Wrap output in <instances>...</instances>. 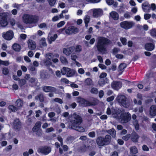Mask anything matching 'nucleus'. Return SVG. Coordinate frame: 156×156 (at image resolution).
Segmentation results:
<instances>
[{"label":"nucleus","instance_id":"e2e57ef3","mask_svg":"<svg viewBox=\"0 0 156 156\" xmlns=\"http://www.w3.org/2000/svg\"><path fill=\"white\" fill-rule=\"evenodd\" d=\"M61 81L62 83H68L69 81L66 78H63L61 80Z\"/></svg>","mask_w":156,"mask_h":156},{"label":"nucleus","instance_id":"c9c22d12","mask_svg":"<svg viewBox=\"0 0 156 156\" xmlns=\"http://www.w3.org/2000/svg\"><path fill=\"white\" fill-rule=\"evenodd\" d=\"M60 60L61 62L63 64L66 65L68 63V61L66 58L64 56H61L60 57Z\"/></svg>","mask_w":156,"mask_h":156},{"label":"nucleus","instance_id":"49530a36","mask_svg":"<svg viewBox=\"0 0 156 156\" xmlns=\"http://www.w3.org/2000/svg\"><path fill=\"white\" fill-rule=\"evenodd\" d=\"M105 84V81L103 79H100L98 81V84L101 86H103Z\"/></svg>","mask_w":156,"mask_h":156},{"label":"nucleus","instance_id":"603ef678","mask_svg":"<svg viewBox=\"0 0 156 156\" xmlns=\"http://www.w3.org/2000/svg\"><path fill=\"white\" fill-rule=\"evenodd\" d=\"M125 7V6L124 5H122L120 6V8L119 10V12H123L124 11Z\"/></svg>","mask_w":156,"mask_h":156},{"label":"nucleus","instance_id":"0eeeda50","mask_svg":"<svg viewBox=\"0 0 156 156\" xmlns=\"http://www.w3.org/2000/svg\"><path fill=\"white\" fill-rule=\"evenodd\" d=\"M78 31V29L73 26H70L67 29H65V33L68 35L76 34Z\"/></svg>","mask_w":156,"mask_h":156},{"label":"nucleus","instance_id":"a19ab883","mask_svg":"<svg viewBox=\"0 0 156 156\" xmlns=\"http://www.w3.org/2000/svg\"><path fill=\"white\" fill-rule=\"evenodd\" d=\"M69 68L64 67L61 70L62 73L63 75H65L67 74L68 70Z\"/></svg>","mask_w":156,"mask_h":156},{"label":"nucleus","instance_id":"4c0bfd02","mask_svg":"<svg viewBox=\"0 0 156 156\" xmlns=\"http://www.w3.org/2000/svg\"><path fill=\"white\" fill-rule=\"evenodd\" d=\"M150 34L153 37H156V30L155 29H152L150 30Z\"/></svg>","mask_w":156,"mask_h":156},{"label":"nucleus","instance_id":"13d9d810","mask_svg":"<svg viewBox=\"0 0 156 156\" xmlns=\"http://www.w3.org/2000/svg\"><path fill=\"white\" fill-rule=\"evenodd\" d=\"M130 137V135L129 134H126L122 137V139L125 140H127Z\"/></svg>","mask_w":156,"mask_h":156},{"label":"nucleus","instance_id":"6ab92c4d","mask_svg":"<svg viewBox=\"0 0 156 156\" xmlns=\"http://www.w3.org/2000/svg\"><path fill=\"white\" fill-rule=\"evenodd\" d=\"M74 47H70L67 48H64L63 49V53L67 55H69L74 51Z\"/></svg>","mask_w":156,"mask_h":156},{"label":"nucleus","instance_id":"58836bf2","mask_svg":"<svg viewBox=\"0 0 156 156\" xmlns=\"http://www.w3.org/2000/svg\"><path fill=\"white\" fill-rule=\"evenodd\" d=\"M39 99L40 102H42L44 101V97L43 95L42 94H41L38 96L37 97H36L35 98L36 99Z\"/></svg>","mask_w":156,"mask_h":156},{"label":"nucleus","instance_id":"864d4df0","mask_svg":"<svg viewBox=\"0 0 156 156\" xmlns=\"http://www.w3.org/2000/svg\"><path fill=\"white\" fill-rule=\"evenodd\" d=\"M0 63L1 64L5 66H7L9 64V63L8 61H0Z\"/></svg>","mask_w":156,"mask_h":156},{"label":"nucleus","instance_id":"3c124183","mask_svg":"<svg viewBox=\"0 0 156 156\" xmlns=\"http://www.w3.org/2000/svg\"><path fill=\"white\" fill-rule=\"evenodd\" d=\"M120 40L123 45H125L126 44L127 40L126 38L121 37L120 38Z\"/></svg>","mask_w":156,"mask_h":156},{"label":"nucleus","instance_id":"052dcab7","mask_svg":"<svg viewBox=\"0 0 156 156\" xmlns=\"http://www.w3.org/2000/svg\"><path fill=\"white\" fill-rule=\"evenodd\" d=\"M152 73L150 72H148L146 74L145 78L146 80H147L149 78L152 76Z\"/></svg>","mask_w":156,"mask_h":156},{"label":"nucleus","instance_id":"f704fd0d","mask_svg":"<svg viewBox=\"0 0 156 156\" xmlns=\"http://www.w3.org/2000/svg\"><path fill=\"white\" fill-rule=\"evenodd\" d=\"M13 48L15 51H19L20 49V46L18 44H15L13 45Z\"/></svg>","mask_w":156,"mask_h":156},{"label":"nucleus","instance_id":"f3484780","mask_svg":"<svg viewBox=\"0 0 156 156\" xmlns=\"http://www.w3.org/2000/svg\"><path fill=\"white\" fill-rule=\"evenodd\" d=\"M150 6L148 3L145 2L142 4V8L143 11L145 12H149L150 11Z\"/></svg>","mask_w":156,"mask_h":156},{"label":"nucleus","instance_id":"bb28decb","mask_svg":"<svg viewBox=\"0 0 156 156\" xmlns=\"http://www.w3.org/2000/svg\"><path fill=\"white\" fill-rule=\"evenodd\" d=\"M111 138L110 136L107 135L106 136L105 138H104V143L105 145H107L110 143Z\"/></svg>","mask_w":156,"mask_h":156},{"label":"nucleus","instance_id":"680f3d73","mask_svg":"<svg viewBox=\"0 0 156 156\" xmlns=\"http://www.w3.org/2000/svg\"><path fill=\"white\" fill-rule=\"evenodd\" d=\"M55 101L58 102L60 104H62L63 103L62 100L59 98H56L54 99Z\"/></svg>","mask_w":156,"mask_h":156},{"label":"nucleus","instance_id":"9d476101","mask_svg":"<svg viewBox=\"0 0 156 156\" xmlns=\"http://www.w3.org/2000/svg\"><path fill=\"white\" fill-rule=\"evenodd\" d=\"M93 13V16L95 17H98L103 14L102 10L101 9H93L90 10Z\"/></svg>","mask_w":156,"mask_h":156},{"label":"nucleus","instance_id":"8fccbe9b","mask_svg":"<svg viewBox=\"0 0 156 156\" xmlns=\"http://www.w3.org/2000/svg\"><path fill=\"white\" fill-rule=\"evenodd\" d=\"M65 23V22L64 21H61L58 23L57 24V27L58 28H60L62 27Z\"/></svg>","mask_w":156,"mask_h":156},{"label":"nucleus","instance_id":"ddd939ff","mask_svg":"<svg viewBox=\"0 0 156 156\" xmlns=\"http://www.w3.org/2000/svg\"><path fill=\"white\" fill-rule=\"evenodd\" d=\"M111 86L113 89L117 90L122 87V84L120 82L114 81L112 83Z\"/></svg>","mask_w":156,"mask_h":156},{"label":"nucleus","instance_id":"aec40b11","mask_svg":"<svg viewBox=\"0 0 156 156\" xmlns=\"http://www.w3.org/2000/svg\"><path fill=\"white\" fill-rule=\"evenodd\" d=\"M130 156H137L136 154L138 153L137 148L135 146H133L130 148Z\"/></svg>","mask_w":156,"mask_h":156},{"label":"nucleus","instance_id":"b1692460","mask_svg":"<svg viewBox=\"0 0 156 156\" xmlns=\"http://www.w3.org/2000/svg\"><path fill=\"white\" fill-rule=\"evenodd\" d=\"M150 114L152 116H154L156 115V106L153 105L150 108Z\"/></svg>","mask_w":156,"mask_h":156},{"label":"nucleus","instance_id":"4468645a","mask_svg":"<svg viewBox=\"0 0 156 156\" xmlns=\"http://www.w3.org/2000/svg\"><path fill=\"white\" fill-rule=\"evenodd\" d=\"M43 90L46 92H55L56 91V88L51 86H44L43 87Z\"/></svg>","mask_w":156,"mask_h":156},{"label":"nucleus","instance_id":"6e6d98bb","mask_svg":"<svg viewBox=\"0 0 156 156\" xmlns=\"http://www.w3.org/2000/svg\"><path fill=\"white\" fill-rule=\"evenodd\" d=\"M85 82L86 84L88 85L91 84L92 83V80L91 79L89 78H87L85 81Z\"/></svg>","mask_w":156,"mask_h":156},{"label":"nucleus","instance_id":"473e14b6","mask_svg":"<svg viewBox=\"0 0 156 156\" xmlns=\"http://www.w3.org/2000/svg\"><path fill=\"white\" fill-rule=\"evenodd\" d=\"M40 44L41 47L46 46L47 44L44 38H42L40 41Z\"/></svg>","mask_w":156,"mask_h":156},{"label":"nucleus","instance_id":"393cba45","mask_svg":"<svg viewBox=\"0 0 156 156\" xmlns=\"http://www.w3.org/2000/svg\"><path fill=\"white\" fill-rule=\"evenodd\" d=\"M96 142L97 144L99 146L105 145L104 138L101 137H99L97 138Z\"/></svg>","mask_w":156,"mask_h":156},{"label":"nucleus","instance_id":"9b49d317","mask_svg":"<svg viewBox=\"0 0 156 156\" xmlns=\"http://www.w3.org/2000/svg\"><path fill=\"white\" fill-rule=\"evenodd\" d=\"M51 151L50 147L47 146L41 147L39 148L37 151L39 153H41L47 155Z\"/></svg>","mask_w":156,"mask_h":156},{"label":"nucleus","instance_id":"69168bd1","mask_svg":"<svg viewBox=\"0 0 156 156\" xmlns=\"http://www.w3.org/2000/svg\"><path fill=\"white\" fill-rule=\"evenodd\" d=\"M54 129L53 127H51L50 128H48L46 130V133H49L51 132L54 131Z\"/></svg>","mask_w":156,"mask_h":156},{"label":"nucleus","instance_id":"a211bd4d","mask_svg":"<svg viewBox=\"0 0 156 156\" xmlns=\"http://www.w3.org/2000/svg\"><path fill=\"white\" fill-rule=\"evenodd\" d=\"M28 48L31 50H34L36 48L35 42L31 40H29L27 42Z\"/></svg>","mask_w":156,"mask_h":156},{"label":"nucleus","instance_id":"4be33fe9","mask_svg":"<svg viewBox=\"0 0 156 156\" xmlns=\"http://www.w3.org/2000/svg\"><path fill=\"white\" fill-rule=\"evenodd\" d=\"M110 17L115 20H117L119 19V15L116 12L112 11L110 13Z\"/></svg>","mask_w":156,"mask_h":156},{"label":"nucleus","instance_id":"a18cd8bd","mask_svg":"<svg viewBox=\"0 0 156 156\" xmlns=\"http://www.w3.org/2000/svg\"><path fill=\"white\" fill-rule=\"evenodd\" d=\"M126 67V64L124 63H122L120 64L119 67V69L120 70H122L124 69Z\"/></svg>","mask_w":156,"mask_h":156},{"label":"nucleus","instance_id":"ea45409f","mask_svg":"<svg viewBox=\"0 0 156 156\" xmlns=\"http://www.w3.org/2000/svg\"><path fill=\"white\" fill-rule=\"evenodd\" d=\"M49 5L51 6H53L56 3L57 0H47Z\"/></svg>","mask_w":156,"mask_h":156},{"label":"nucleus","instance_id":"39448f33","mask_svg":"<svg viewBox=\"0 0 156 156\" xmlns=\"http://www.w3.org/2000/svg\"><path fill=\"white\" fill-rule=\"evenodd\" d=\"M116 100L119 103L121 104L125 107L127 108L129 105V103L126 102V98L124 95H118L116 98Z\"/></svg>","mask_w":156,"mask_h":156},{"label":"nucleus","instance_id":"7ed1b4c3","mask_svg":"<svg viewBox=\"0 0 156 156\" xmlns=\"http://www.w3.org/2000/svg\"><path fill=\"white\" fill-rule=\"evenodd\" d=\"M98 42L97 47L98 50L102 54L105 53L106 51L105 45L110 44V41L108 39L103 37L98 38Z\"/></svg>","mask_w":156,"mask_h":156},{"label":"nucleus","instance_id":"0e129e2a","mask_svg":"<svg viewBox=\"0 0 156 156\" xmlns=\"http://www.w3.org/2000/svg\"><path fill=\"white\" fill-rule=\"evenodd\" d=\"M2 72L4 75H6L8 74L9 73V70L7 68H4L2 70Z\"/></svg>","mask_w":156,"mask_h":156},{"label":"nucleus","instance_id":"20e7f679","mask_svg":"<svg viewBox=\"0 0 156 156\" xmlns=\"http://www.w3.org/2000/svg\"><path fill=\"white\" fill-rule=\"evenodd\" d=\"M23 19V22L26 24L36 23L38 20L37 16L27 14L24 15Z\"/></svg>","mask_w":156,"mask_h":156},{"label":"nucleus","instance_id":"37998d69","mask_svg":"<svg viewBox=\"0 0 156 156\" xmlns=\"http://www.w3.org/2000/svg\"><path fill=\"white\" fill-rule=\"evenodd\" d=\"M133 124L135 126V128L136 130H138L139 129V126L138 123V122L136 120H135L133 122Z\"/></svg>","mask_w":156,"mask_h":156},{"label":"nucleus","instance_id":"4d7b16f0","mask_svg":"<svg viewBox=\"0 0 156 156\" xmlns=\"http://www.w3.org/2000/svg\"><path fill=\"white\" fill-rule=\"evenodd\" d=\"M131 14L130 13L128 12H126L124 14V17L127 19H129L130 17Z\"/></svg>","mask_w":156,"mask_h":156},{"label":"nucleus","instance_id":"f257e3e1","mask_svg":"<svg viewBox=\"0 0 156 156\" xmlns=\"http://www.w3.org/2000/svg\"><path fill=\"white\" fill-rule=\"evenodd\" d=\"M107 113L108 115L112 114L113 117L118 119L122 123H125L129 121L131 117V114L129 112L124 113L120 110H112L111 111L109 108L107 110Z\"/></svg>","mask_w":156,"mask_h":156},{"label":"nucleus","instance_id":"774afa93","mask_svg":"<svg viewBox=\"0 0 156 156\" xmlns=\"http://www.w3.org/2000/svg\"><path fill=\"white\" fill-rule=\"evenodd\" d=\"M151 15L149 14H146L144 15V19L145 20L149 19L151 17Z\"/></svg>","mask_w":156,"mask_h":156},{"label":"nucleus","instance_id":"dca6fc26","mask_svg":"<svg viewBox=\"0 0 156 156\" xmlns=\"http://www.w3.org/2000/svg\"><path fill=\"white\" fill-rule=\"evenodd\" d=\"M58 36L57 34H55L54 35H51V34H48V40L49 44H51L52 42L54 41L57 37Z\"/></svg>","mask_w":156,"mask_h":156},{"label":"nucleus","instance_id":"338daca9","mask_svg":"<svg viewBox=\"0 0 156 156\" xmlns=\"http://www.w3.org/2000/svg\"><path fill=\"white\" fill-rule=\"evenodd\" d=\"M77 58V57L76 55H74L73 54L71 55V59L72 60H74V61H75V62L76 61V58Z\"/></svg>","mask_w":156,"mask_h":156},{"label":"nucleus","instance_id":"2f4dec72","mask_svg":"<svg viewBox=\"0 0 156 156\" xmlns=\"http://www.w3.org/2000/svg\"><path fill=\"white\" fill-rule=\"evenodd\" d=\"M106 2L109 5H113L115 7H116L118 5V3L116 2H114L113 0H107Z\"/></svg>","mask_w":156,"mask_h":156},{"label":"nucleus","instance_id":"f8f14e48","mask_svg":"<svg viewBox=\"0 0 156 156\" xmlns=\"http://www.w3.org/2000/svg\"><path fill=\"white\" fill-rule=\"evenodd\" d=\"M78 101L80 103V104H81L83 106H90L93 105V104L90 103L88 101L82 98H80L78 100Z\"/></svg>","mask_w":156,"mask_h":156},{"label":"nucleus","instance_id":"cd10ccee","mask_svg":"<svg viewBox=\"0 0 156 156\" xmlns=\"http://www.w3.org/2000/svg\"><path fill=\"white\" fill-rule=\"evenodd\" d=\"M107 132L109 134L112 135V137H115L116 132L114 129H112L109 130H108Z\"/></svg>","mask_w":156,"mask_h":156},{"label":"nucleus","instance_id":"72a5a7b5","mask_svg":"<svg viewBox=\"0 0 156 156\" xmlns=\"http://www.w3.org/2000/svg\"><path fill=\"white\" fill-rule=\"evenodd\" d=\"M74 50L75 52L76 53L80 52L82 51L81 46L79 45H76L75 48H74Z\"/></svg>","mask_w":156,"mask_h":156},{"label":"nucleus","instance_id":"de8ad7c7","mask_svg":"<svg viewBox=\"0 0 156 156\" xmlns=\"http://www.w3.org/2000/svg\"><path fill=\"white\" fill-rule=\"evenodd\" d=\"M91 93L93 94H97L98 93V90L97 88L95 87H93L90 90Z\"/></svg>","mask_w":156,"mask_h":156},{"label":"nucleus","instance_id":"6e6552de","mask_svg":"<svg viewBox=\"0 0 156 156\" xmlns=\"http://www.w3.org/2000/svg\"><path fill=\"white\" fill-rule=\"evenodd\" d=\"M8 24L7 20V17L4 13H0V25L2 27H5Z\"/></svg>","mask_w":156,"mask_h":156},{"label":"nucleus","instance_id":"09e8293b","mask_svg":"<svg viewBox=\"0 0 156 156\" xmlns=\"http://www.w3.org/2000/svg\"><path fill=\"white\" fill-rule=\"evenodd\" d=\"M9 110L13 112H15L17 110L16 108L12 105H9Z\"/></svg>","mask_w":156,"mask_h":156},{"label":"nucleus","instance_id":"c85d7f7f","mask_svg":"<svg viewBox=\"0 0 156 156\" xmlns=\"http://www.w3.org/2000/svg\"><path fill=\"white\" fill-rule=\"evenodd\" d=\"M68 71L66 74V76L67 77H72L73 76L74 74V72L73 70L69 68L67 69Z\"/></svg>","mask_w":156,"mask_h":156},{"label":"nucleus","instance_id":"c03bdc74","mask_svg":"<svg viewBox=\"0 0 156 156\" xmlns=\"http://www.w3.org/2000/svg\"><path fill=\"white\" fill-rule=\"evenodd\" d=\"M41 122H38L36 123L34 126L33 127V129H35L36 127L37 129H40V128L41 125Z\"/></svg>","mask_w":156,"mask_h":156},{"label":"nucleus","instance_id":"5fc2aeb1","mask_svg":"<svg viewBox=\"0 0 156 156\" xmlns=\"http://www.w3.org/2000/svg\"><path fill=\"white\" fill-rule=\"evenodd\" d=\"M35 81V79L34 78H32L30 79V83H32L31 85L32 86H34L36 84Z\"/></svg>","mask_w":156,"mask_h":156},{"label":"nucleus","instance_id":"e433bc0d","mask_svg":"<svg viewBox=\"0 0 156 156\" xmlns=\"http://www.w3.org/2000/svg\"><path fill=\"white\" fill-rule=\"evenodd\" d=\"M16 103L18 107L22 106L23 104L22 101L20 99H18L16 101Z\"/></svg>","mask_w":156,"mask_h":156},{"label":"nucleus","instance_id":"412c9836","mask_svg":"<svg viewBox=\"0 0 156 156\" xmlns=\"http://www.w3.org/2000/svg\"><path fill=\"white\" fill-rule=\"evenodd\" d=\"M13 127L15 129L18 130L20 128L21 125L19 119H16L14 120L13 124Z\"/></svg>","mask_w":156,"mask_h":156},{"label":"nucleus","instance_id":"7c9ffc66","mask_svg":"<svg viewBox=\"0 0 156 156\" xmlns=\"http://www.w3.org/2000/svg\"><path fill=\"white\" fill-rule=\"evenodd\" d=\"M84 20L85 24V26L87 27L88 26V23L90 20V17L88 16H86L85 17Z\"/></svg>","mask_w":156,"mask_h":156},{"label":"nucleus","instance_id":"c756f323","mask_svg":"<svg viewBox=\"0 0 156 156\" xmlns=\"http://www.w3.org/2000/svg\"><path fill=\"white\" fill-rule=\"evenodd\" d=\"M43 62L44 65L48 66L52 65V62L51 61V60L46 59V58L45 59L43 60Z\"/></svg>","mask_w":156,"mask_h":156},{"label":"nucleus","instance_id":"5701e85b","mask_svg":"<svg viewBox=\"0 0 156 156\" xmlns=\"http://www.w3.org/2000/svg\"><path fill=\"white\" fill-rule=\"evenodd\" d=\"M154 44L151 43H147L145 45V49L149 51L153 50L154 49Z\"/></svg>","mask_w":156,"mask_h":156},{"label":"nucleus","instance_id":"a878e982","mask_svg":"<svg viewBox=\"0 0 156 156\" xmlns=\"http://www.w3.org/2000/svg\"><path fill=\"white\" fill-rule=\"evenodd\" d=\"M139 137V135L136 133L134 132L132 133L131 139L133 142H137L138 141Z\"/></svg>","mask_w":156,"mask_h":156},{"label":"nucleus","instance_id":"f03ea898","mask_svg":"<svg viewBox=\"0 0 156 156\" xmlns=\"http://www.w3.org/2000/svg\"><path fill=\"white\" fill-rule=\"evenodd\" d=\"M72 117L73 119L69 123V128L80 132H84L85 129L83 127L79 126L82 122V119L80 116L75 113Z\"/></svg>","mask_w":156,"mask_h":156},{"label":"nucleus","instance_id":"79ce46f5","mask_svg":"<svg viewBox=\"0 0 156 156\" xmlns=\"http://www.w3.org/2000/svg\"><path fill=\"white\" fill-rule=\"evenodd\" d=\"M32 130L34 132H36V134L38 136H40L41 134V130L40 129H37V127L35 129H33V128L32 129Z\"/></svg>","mask_w":156,"mask_h":156},{"label":"nucleus","instance_id":"2eb2a0df","mask_svg":"<svg viewBox=\"0 0 156 156\" xmlns=\"http://www.w3.org/2000/svg\"><path fill=\"white\" fill-rule=\"evenodd\" d=\"M59 55L58 54H55L53 55L51 53H48L45 55V57L46 59H48L49 60H52V59L54 57L58 58Z\"/></svg>","mask_w":156,"mask_h":156},{"label":"nucleus","instance_id":"423d86ee","mask_svg":"<svg viewBox=\"0 0 156 156\" xmlns=\"http://www.w3.org/2000/svg\"><path fill=\"white\" fill-rule=\"evenodd\" d=\"M134 23L133 21H124L120 23V27L125 30L131 28L134 25Z\"/></svg>","mask_w":156,"mask_h":156},{"label":"nucleus","instance_id":"bf43d9fd","mask_svg":"<svg viewBox=\"0 0 156 156\" xmlns=\"http://www.w3.org/2000/svg\"><path fill=\"white\" fill-rule=\"evenodd\" d=\"M59 17L58 16H54L52 19V21L53 22H56L59 20Z\"/></svg>","mask_w":156,"mask_h":156},{"label":"nucleus","instance_id":"1a4fd4ad","mask_svg":"<svg viewBox=\"0 0 156 156\" xmlns=\"http://www.w3.org/2000/svg\"><path fill=\"white\" fill-rule=\"evenodd\" d=\"M13 36V33L11 30H9L6 32H4L2 34L3 37L5 40H11Z\"/></svg>","mask_w":156,"mask_h":156}]
</instances>
